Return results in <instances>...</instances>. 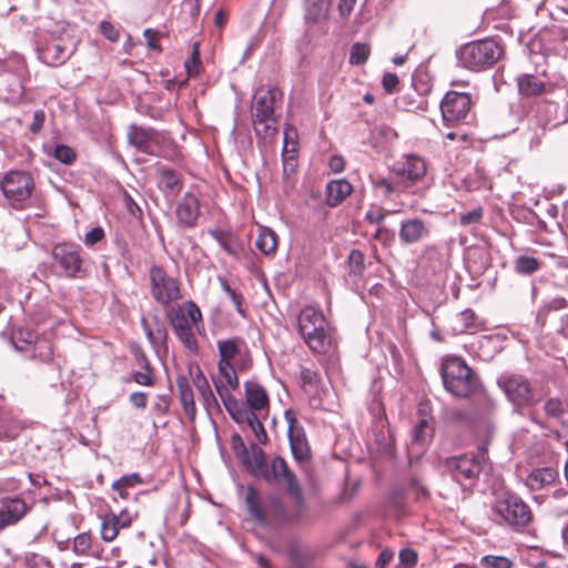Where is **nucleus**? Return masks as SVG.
Masks as SVG:
<instances>
[{"label": "nucleus", "mask_w": 568, "mask_h": 568, "mask_svg": "<svg viewBox=\"0 0 568 568\" xmlns=\"http://www.w3.org/2000/svg\"><path fill=\"white\" fill-rule=\"evenodd\" d=\"M261 478L286 486L291 504H283L273 494L262 501L258 493L252 486H248L245 503L251 518L260 526H265L272 521L293 523L300 520L303 516L304 498L296 476L290 470L285 459L281 456L274 457L271 466L267 465Z\"/></svg>", "instance_id": "obj_1"}, {"label": "nucleus", "mask_w": 568, "mask_h": 568, "mask_svg": "<svg viewBox=\"0 0 568 568\" xmlns=\"http://www.w3.org/2000/svg\"><path fill=\"white\" fill-rule=\"evenodd\" d=\"M283 101V93L276 87H261L256 90L252 103L254 131L265 143L272 142L277 134V119L274 114Z\"/></svg>", "instance_id": "obj_2"}, {"label": "nucleus", "mask_w": 568, "mask_h": 568, "mask_svg": "<svg viewBox=\"0 0 568 568\" xmlns=\"http://www.w3.org/2000/svg\"><path fill=\"white\" fill-rule=\"evenodd\" d=\"M440 375L445 389L455 397H468L479 388L476 373L459 357L447 358Z\"/></svg>", "instance_id": "obj_3"}, {"label": "nucleus", "mask_w": 568, "mask_h": 568, "mask_svg": "<svg viewBox=\"0 0 568 568\" xmlns=\"http://www.w3.org/2000/svg\"><path fill=\"white\" fill-rule=\"evenodd\" d=\"M298 332L308 348L324 354L331 346L327 322L323 313L312 306L304 307L297 317Z\"/></svg>", "instance_id": "obj_4"}, {"label": "nucleus", "mask_w": 568, "mask_h": 568, "mask_svg": "<svg viewBox=\"0 0 568 568\" xmlns=\"http://www.w3.org/2000/svg\"><path fill=\"white\" fill-rule=\"evenodd\" d=\"M491 509L494 520L500 525L524 527L531 520L528 505L510 491L497 493Z\"/></svg>", "instance_id": "obj_5"}, {"label": "nucleus", "mask_w": 568, "mask_h": 568, "mask_svg": "<svg viewBox=\"0 0 568 568\" xmlns=\"http://www.w3.org/2000/svg\"><path fill=\"white\" fill-rule=\"evenodd\" d=\"M500 57V49L494 40L485 39L465 44L458 51V60L469 70L493 65Z\"/></svg>", "instance_id": "obj_6"}, {"label": "nucleus", "mask_w": 568, "mask_h": 568, "mask_svg": "<svg viewBox=\"0 0 568 568\" xmlns=\"http://www.w3.org/2000/svg\"><path fill=\"white\" fill-rule=\"evenodd\" d=\"M498 385L508 400L517 408L530 407L539 402V396L530 382L523 375H503L498 378Z\"/></svg>", "instance_id": "obj_7"}, {"label": "nucleus", "mask_w": 568, "mask_h": 568, "mask_svg": "<svg viewBox=\"0 0 568 568\" xmlns=\"http://www.w3.org/2000/svg\"><path fill=\"white\" fill-rule=\"evenodd\" d=\"M51 255L61 275L69 278H82L85 275L79 245L70 242L58 243L52 247Z\"/></svg>", "instance_id": "obj_8"}, {"label": "nucleus", "mask_w": 568, "mask_h": 568, "mask_svg": "<svg viewBox=\"0 0 568 568\" xmlns=\"http://www.w3.org/2000/svg\"><path fill=\"white\" fill-rule=\"evenodd\" d=\"M0 189L9 203L17 207L31 196L34 181L30 173L12 170L0 181Z\"/></svg>", "instance_id": "obj_9"}, {"label": "nucleus", "mask_w": 568, "mask_h": 568, "mask_svg": "<svg viewBox=\"0 0 568 568\" xmlns=\"http://www.w3.org/2000/svg\"><path fill=\"white\" fill-rule=\"evenodd\" d=\"M150 281L151 295L158 303L168 306L182 298L178 280L170 276L162 267L152 266L150 268Z\"/></svg>", "instance_id": "obj_10"}, {"label": "nucleus", "mask_w": 568, "mask_h": 568, "mask_svg": "<svg viewBox=\"0 0 568 568\" xmlns=\"http://www.w3.org/2000/svg\"><path fill=\"white\" fill-rule=\"evenodd\" d=\"M471 109V98L468 93L449 91L440 102V111L444 122L454 125L464 122Z\"/></svg>", "instance_id": "obj_11"}, {"label": "nucleus", "mask_w": 568, "mask_h": 568, "mask_svg": "<svg viewBox=\"0 0 568 568\" xmlns=\"http://www.w3.org/2000/svg\"><path fill=\"white\" fill-rule=\"evenodd\" d=\"M485 449H480V457L474 455L452 456L445 459V467L457 481L471 480L478 477L483 469Z\"/></svg>", "instance_id": "obj_12"}, {"label": "nucleus", "mask_w": 568, "mask_h": 568, "mask_svg": "<svg viewBox=\"0 0 568 568\" xmlns=\"http://www.w3.org/2000/svg\"><path fill=\"white\" fill-rule=\"evenodd\" d=\"M217 349L221 364H233L239 371H246L252 366L250 351L241 338L217 341Z\"/></svg>", "instance_id": "obj_13"}, {"label": "nucleus", "mask_w": 568, "mask_h": 568, "mask_svg": "<svg viewBox=\"0 0 568 568\" xmlns=\"http://www.w3.org/2000/svg\"><path fill=\"white\" fill-rule=\"evenodd\" d=\"M284 417L288 424L287 435L292 455L298 462L308 460L311 458V447L304 428L298 424L293 410H286Z\"/></svg>", "instance_id": "obj_14"}, {"label": "nucleus", "mask_w": 568, "mask_h": 568, "mask_svg": "<svg viewBox=\"0 0 568 568\" xmlns=\"http://www.w3.org/2000/svg\"><path fill=\"white\" fill-rule=\"evenodd\" d=\"M168 317L173 331H179L195 326L202 320V314L194 302L187 301L176 308H172L168 313Z\"/></svg>", "instance_id": "obj_15"}, {"label": "nucleus", "mask_w": 568, "mask_h": 568, "mask_svg": "<svg viewBox=\"0 0 568 568\" xmlns=\"http://www.w3.org/2000/svg\"><path fill=\"white\" fill-rule=\"evenodd\" d=\"M425 174L426 163L417 155H407L402 168L396 172L399 183L403 184V190H408L414 184L422 181Z\"/></svg>", "instance_id": "obj_16"}, {"label": "nucleus", "mask_w": 568, "mask_h": 568, "mask_svg": "<svg viewBox=\"0 0 568 568\" xmlns=\"http://www.w3.org/2000/svg\"><path fill=\"white\" fill-rule=\"evenodd\" d=\"M156 183L168 200H174L183 187L181 174L166 165L156 166Z\"/></svg>", "instance_id": "obj_17"}, {"label": "nucleus", "mask_w": 568, "mask_h": 568, "mask_svg": "<svg viewBox=\"0 0 568 568\" xmlns=\"http://www.w3.org/2000/svg\"><path fill=\"white\" fill-rule=\"evenodd\" d=\"M245 404L257 414H267L270 408L268 394L264 386L256 381L244 383Z\"/></svg>", "instance_id": "obj_18"}, {"label": "nucleus", "mask_w": 568, "mask_h": 568, "mask_svg": "<svg viewBox=\"0 0 568 568\" xmlns=\"http://www.w3.org/2000/svg\"><path fill=\"white\" fill-rule=\"evenodd\" d=\"M219 373L214 378V386L221 399L231 397V392L235 390L239 385V377L236 374V366L233 364H221L219 363Z\"/></svg>", "instance_id": "obj_19"}, {"label": "nucleus", "mask_w": 568, "mask_h": 568, "mask_svg": "<svg viewBox=\"0 0 568 568\" xmlns=\"http://www.w3.org/2000/svg\"><path fill=\"white\" fill-rule=\"evenodd\" d=\"M28 505L21 498H4L0 505V529L17 524L29 511Z\"/></svg>", "instance_id": "obj_20"}, {"label": "nucleus", "mask_w": 568, "mask_h": 568, "mask_svg": "<svg viewBox=\"0 0 568 568\" xmlns=\"http://www.w3.org/2000/svg\"><path fill=\"white\" fill-rule=\"evenodd\" d=\"M128 140L131 145L146 154H154L153 144L158 142V133L135 124L130 125Z\"/></svg>", "instance_id": "obj_21"}, {"label": "nucleus", "mask_w": 568, "mask_h": 568, "mask_svg": "<svg viewBox=\"0 0 568 568\" xmlns=\"http://www.w3.org/2000/svg\"><path fill=\"white\" fill-rule=\"evenodd\" d=\"M200 214L199 199L193 193H185L179 202L175 215L180 224L184 226H193Z\"/></svg>", "instance_id": "obj_22"}, {"label": "nucleus", "mask_w": 568, "mask_h": 568, "mask_svg": "<svg viewBox=\"0 0 568 568\" xmlns=\"http://www.w3.org/2000/svg\"><path fill=\"white\" fill-rule=\"evenodd\" d=\"M332 0H303L304 19L307 24H321L328 19Z\"/></svg>", "instance_id": "obj_23"}, {"label": "nucleus", "mask_w": 568, "mask_h": 568, "mask_svg": "<svg viewBox=\"0 0 568 568\" xmlns=\"http://www.w3.org/2000/svg\"><path fill=\"white\" fill-rule=\"evenodd\" d=\"M141 325L149 342L154 347L165 343L168 332L163 321L160 318L158 314H151L149 315V317L143 316L141 318Z\"/></svg>", "instance_id": "obj_24"}, {"label": "nucleus", "mask_w": 568, "mask_h": 568, "mask_svg": "<svg viewBox=\"0 0 568 568\" xmlns=\"http://www.w3.org/2000/svg\"><path fill=\"white\" fill-rule=\"evenodd\" d=\"M353 192V185L345 179L333 180L325 187V202L335 207L343 203Z\"/></svg>", "instance_id": "obj_25"}, {"label": "nucleus", "mask_w": 568, "mask_h": 568, "mask_svg": "<svg viewBox=\"0 0 568 568\" xmlns=\"http://www.w3.org/2000/svg\"><path fill=\"white\" fill-rule=\"evenodd\" d=\"M209 234L219 243V245L231 256L241 258L244 246L241 240L230 232L222 230H210Z\"/></svg>", "instance_id": "obj_26"}, {"label": "nucleus", "mask_w": 568, "mask_h": 568, "mask_svg": "<svg viewBox=\"0 0 568 568\" xmlns=\"http://www.w3.org/2000/svg\"><path fill=\"white\" fill-rule=\"evenodd\" d=\"M558 477V470L552 467L532 469L527 478L526 485L530 490H540L552 484Z\"/></svg>", "instance_id": "obj_27"}, {"label": "nucleus", "mask_w": 568, "mask_h": 568, "mask_svg": "<svg viewBox=\"0 0 568 568\" xmlns=\"http://www.w3.org/2000/svg\"><path fill=\"white\" fill-rule=\"evenodd\" d=\"M134 356L141 369L132 374V379L142 386H153L155 384V376L146 355L141 348H136Z\"/></svg>", "instance_id": "obj_28"}, {"label": "nucleus", "mask_w": 568, "mask_h": 568, "mask_svg": "<svg viewBox=\"0 0 568 568\" xmlns=\"http://www.w3.org/2000/svg\"><path fill=\"white\" fill-rule=\"evenodd\" d=\"M225 409L231 418L237 424H248L251 419L257 414L253 412L244 402L234 398L233 396L222 399Z\"/></svg>", "instance_id": "obj_29"}, {"label": "nucleus", "mask_w": 568, "mask_h": 568, "mask_svg": "<svg viewBox=\"0 0 568 568\" xmlns=\"http://www.w3.org/2000/svg\"><path fill=\"white\" fill-rule=\"evenodd\" d=\"M519 93L524 97H538L548 92L550 84L532 74H523L517 79Z\"/></svg>", "instance_id": "obj_30"}, {"label": "nucleus", "mask_w": 568, "mask_h": 568, "mask_svg": "<svg viewBox=\"0 0 568 568\" xmlns=\"http://www.w3.org/2000/svg\"><path fill=\"white\" fill-rule=\"evenodd\" d=\"M176 387L184 413L190 419H194L196 415V407L189 379L185 376H179L176 378Z\"/></svg>", "instance_id": "obj_31"}, {"label": "nucleus", "mask_w": 568, "mask_h": 568, "mask_svg": "<svg viewBox=\"0 0 568 568\" xmlns=\"http://www.w3.org/2000/svg\"><path fill=\"white\" fill-rule=\"evenodd\" d=\"M425 232V224L420 219L407 220L400 225L399 239L405 244H412L418 242Z\"/></svg>", "instance_id": "obj_32"}, {"label": "nucleus", "mask_w": 568, "mask_h": 568, "mask_svg": "<svg viewBox=\"0 0 568 568\" xmlns=\"http://www.w3.org/2000/svg\"><path fill=\"white\" fill-rule=\"evenodd\" d=\"M243 463L250 466L254 476L261 477L267 464L265 462V453L257 444H251L247 455H243Z\"/></svg>", "instance_id": "obj_33"}, {"label": "nucleus", "mask_w": 568, "mask_h": 568, "mask_svg": "<svg viewBox=\"0 0 568 568\" xmlns=\"http://www.w3.org/2000/svg\"><path fill=\"white\" fill-rule=\"evenodd\" d=\"M193 384L195 385L200 396L203 400V404L206 409H211L212 407H217V400L211 389V386L203 375V373L197 368L195 375L193 376Z\"/></svg>", "instance_id": "obj_34"}, {"label": "nucleus", "mask_w": 568, "mask_h": 568, "mask_svg": "<svg viewBox=\"0 0 568 568\" xmlns=\"http://www.w3.org/2000/svg\"><path fill=\"white\" fill-rule=\"evenodd\" d=\"M255 245L265 255L275 252L277 246V236L275 232L268 227L261 226Z\"/></svg>", "instance_id": "obj_35"}, {"label": "nucleus", "mask_w": 568, "mask_h": 568, "mask_svg": "<svg viewBox=\"0 0 568 568\" xmlns=\"http://www.w3.org/2000/svg\"><path fill=\"white\" fill-rule=\"evenodd\" d=\"M433 437V427L429 425V420L426 417L419 419L413 430V446H419L424 448Z\"/></svg>", "instance_id": "obj_36"}, {"label": "nucleus", "mask_w": 568, "mask_h": 568, "mask_svg": "<svg viewBox=\"0 0 568 568\" xmlns=\"http://www.w3.org/2000/svg\"><path fill=\"white\" fill-rule=\"evenodd\" d=\"M71 51H67L65 47L59 43H52L47 47L44 55L47 59H51V63L59 65L64 63L71 55Z\"/></svg>", "instance_id": "obj_37"}, {"label": "nucleus", "mask_w": 568, "mask_h": 568, "mask_svg": "<svg viewBox=\"0 0 568 568\" xmlns=\"http://www.w3.org/2000/svg\"><path fill=\"white\" fill-rule=\"evenodd\" d=\"M119 535V523L115 520V515L111 514L105 516L101 523V537L105 541H112Z\"/></svg>", "instance_id": "obj_38"}, {"label": "nucleus", "mask_w": 568, "mask_h": 568, "mask_svg": "<svg viewBox=\"0 0 568 568\" xmlns=\"http://www.w3.org/2000/svg\"><path fill=\"white\" fill-rule=\"evenodd\" d=\"M540 268V262L531 256L521 255L515 262V270L519 274L529 275Z\"/></svg>", "instance_id": "obj_39"}, {"label": "nucleus", "mask_w": 568, "mask_h": 568, "mask_svg": "<svg viewBox=\"0 0 568 568\" xmlns=\"http://www.w3.org/2000/svg\"><path fill=\"white\" fill-rule=\"evenodd\" d=\"M371 53V48L366 43H355L351 49L349 62L354 65L364 64Z\"/></svg>", "instance_id": "obj_40"}, {"label": "nucleus", "mask_w": 568, "mask_h": 568, "mask_svg": "<svg viewBox=\"0 0 568 568\" xmlns=\"http://www.w3.org/2000/svg\"><path fill=\"white\" fill-rule=\"evenodd\" d=\"M184 67L189 77H196L200 74L201 60H200V44L193 43L192 54L185 60Z\"/></svg>", "instance_id": "obj_41"}, {"label": "nucleus", "mask_w": 568, "mask_h": 568, "mask_svg": "<svg viewBox=\"0 0 568 568\" xmlns=\"http://www.w3.org/2000/svg\"><path fill=\"white\" fill-rule=\"evenodd\" d=\"M36 335L30 331H18L12 334L11 341L18 351H27L34 342Z\"/></svg>", "instance_id": "obj_42"}, {"label": "nucleus", "mask_w": 568, "mask_h": 568, "mask_svg": "<svg viewBox=\"0 0 568 568\" xmlns=\"http://www.w3.org/2000/svg\"><path fill=\"white\" fill-rule=\"evenodd\" d=\"M53 156L59 162L69 165L75 161L77 154L71 146L59 144L54 148Z\"/></svg>", "instance_id": "obj_43"}, {"label": "nucleus", "mask_w": 568, "mask_h": 568, "mask_svg": "<svg viewBox=\"0 0 568 568\" xmlns=\"http://www.w3.org/2000/svg\"><path fill=\"white\" fill-rule=\"evenodd\" d=\"M296 131L293 128L287 126L284 131V142H283V156H288V159H293V155H290L291 153H294L296 151Z\"/></svg>", "instance_id": "obj_44"}, {"label": "nucleus", "mask_w": 568, "mask_h": 568, "mask_svg": "<svg viewBox=\"0 0 568 568\" xmlns=\"http://www.w3.org/2000/svg\"><path fill=\"white\" fill-rule=\"evenodd\" d=\"M91 544L92 538L91 535L83 532L79 534L73 541V550L79 555H89L91 554Z\"/></svg>", "instance_id": "obj_45"}, {"label": "nucleus", "mask_w": 568, "mask_h": 568, "mask_svg": "<svg viewBox=\"0 0 568 568\" xmlns=\"http://www.w3.org/2000/svg\"><path fill=\"white\" fill-rule=\"evenodd\" d=\"M263 414H256L248 424H246L253 434L255 435L257 442L260 444H265L267 442V434L265 428L261 422V417Z\"/></svg>", "instance_id": "obj_46"}, {"label": "nucleus", "mask_w": 568, "mask_h": 568, "mask_svg": "<svg viewBox=\"0 0 568 568\" xmlns=\"http://www.w3.org/2000/svg\"><path fill=\"white\" fill-rule=\"evenodd\" d=\"M480 564L487 568H511V561L504 556H484Z\"/></svg>", "instance_id": "obj_47"}, {"label": "nucleus", "mask_w": 568, "mask_h": 568, "mask_svg": "<svg viewBox=\"0 0 568 568\" xmlns=\"http://www.w3.org/2000/svg\"><path fill=\"white\" fill-rule=\"evenodd\" d=\"M544 410L547 416L559 419L564 415L562 403L558 398H549L544 405Z\"/></svg>", "instance_id": "obj_48"}, {"label": "nucleus", "mask_w": 568, "mask_h": 568, "mask_svg": "<svg viewBox=\"0 0 568 568\" xmlns=\"http://www.w3.org/2000/svg\"><path fill=\"white\" fill-rule=\"evenodd\" d=\"M349 270L355 275H361L364 271V256L361 251L353 250L348 255Z\"/></svg>", "instance_id": "obj_49"}, {"label": "nucleus", "mask_w": 568, "mask_h": 568, "mask_svg": "<svg viewBox=\"0 0 568 568\" xmlns=\"http://www.w3.org/2000/svg\"><path fill=\"white\" fill-rule=\"evenodd\" d=\"M409 491L414 494L416 501L422 503L429 498L428 489L417 478L410 480Z\"/></svg>", "instance_id": "obj_50"}, {"label": "nucleus", "mask_w": 568, "mask_h": 568, "mask_svg": "<svg viewBox=\"0 0 568 568\" xmlns=\"http://www.w3.org/2000/svg\"><path fill=\"white\" fill-rule=\"evenodd\" d=\"M24 561L28 568H52L51 562L38 554H27Z\"/></svg>", "instance_id": "obj_51"}, {"label": "nucleus", "mask_w": 568, "mask_h": 568, "mask_svg": "<svg viewBox=\"0 0 568 568\" xmlns=\"http://www.w3.org/2000/svg\"><path fill=\"white\" fill-rule=\"evenodd\" d=\"M376 189L381 190L384 195H390L392 193L398 192L403 190V184L399 183V179L397 178L396 183L387 180L381 179L375 183Z\"/></svg>", "instance_id": "obj_52"}, {"label": "nucleus", "mask_w": 568, "mask_h": 568, "mask_svg": "<svg viewBox=\"0 0 568 568\" xmlns=\"http://www.w3.org/2000/svg\"><path fill=\"white\" fill-rule=\"evenodd\" d=\"M142 483L143 480L140 477V475L138 473H132L130 475L122 476L120 479L115 480L112 484V488L133 487Z\"/></svg>", "instance_id": "obj_53"}, {"label": "nucleus", "mask_w": 568, "mask_h": 568, "mask_svg": "<svg viewBox=\"0 0 568 568\" xmlns=\"http://www.w3.org/2000/svg\"><path fill=\"white\" fill-rule=\"evenodd\" d=\"M193 327H187L179 331H174L179 339L183 343L185 347L189 349H193L196 346L195 337L192 332Z\"/></svg>", "instance_id": "obj_54"}, {"label": "nucleus", "mask_w": 568, "mask_h": 568, "mask_svg": "<svg viewBox=\"0 0 568 568\" xmlns=\"http://www.w3.org/2000/svg\"><path fill=\"white\" fill-rule=\"evenodd\" d=\"M104 236V231L102 227L97 226L90 230L84 236V243L88 246H93L98 242H100Z\"/></svg>", "instance_id": "obj_55"}, {"label": "nucleus", "mask_w": 568, "mask_h": 568, "mask_svg": "<svg viewBox=\"0 0 568 568\" xmlns=\"http://www.w3.org/2000/svg\"><path fill=\"white\" fill-rule=\"evenodd\" d=\"M399 561L403 565L413 567L417 562V552L412 548H404L399 551Z\"/></svg>", "instance_id": "obj_56"}, {"label": "nucleus", "mask_w": 568, "mask_h": 568, "mask_svg": "<svg viewBox=\"0 0 568 568\" xmlns=\"http://www.w3.org/2000/svg\"><path fill=\"white\" fill-rule=\"evenodd\" d=\"M101 33L110 41H118L119 31L114 28V26L109 21H102L100 23Z\"/></svg>", "instance_id": "obj_57"}, {"label": "nucleus", "mask_w": 568, "mask_h": 568, "mask_svg": "<svg viewBox=\"0 0 568 568\" xmlns=\"http://www.w3.org/2000/svg\"><path fill=\"white\" fill-rule=\"evenodd\" d=\"M399 83L398 77L395 73L387 72L383 75L382 84L386 92L392 93L396 90Z\"/></svg>", "instance_id": "obj_58"}, {"label": "nucleus", "mask_w": 568, "mask_h": 568, "mask_svg": "<svg viewBox=\"0 0 568 568\" xmlns=\"http://www.w3.org/2000/svg\"><path fill=\"white\" fill-rule=\"evenodd\" d=\"M45 121V113L43 110H36L33 113V121L30 124V131L32 133H39Z\"/></svg>", "instance_id": "obj_59"}, {"label": "nucleus", "mask_w": 568, "mask_h": 568, "mask_svg": "<svg viewBox=\"0 0 568 568\" xmlns=\"http://www.w3.org/2000/svg\"><path fill=\"white\" fill-rule=\"evenodd\" d=\"M130 403L138 408H145L148 404L146 394L143 392H134L130 395Z\"/></svg>", "instance_id": "obj_60"}, {"label": "nucleus", "mask_w": 568, "mask_h": 568, "mask_svg": "<svg viewBox=\"0 0 568 568\" xmlns=\"http://www.w3.org/2000/svg\"><path fill=\"white\" fill-rule=\"evenodd\" d=\"M329 169L334 173H341L345 168L344 159L339 155H332L328 162Z\"/></svg>", "instance_id": "obj_61"}, {"label": "nucleus", "mask_w": 568, "mask_h": 568, "mask_svg": "<svg viewBox=\"0 0 568 568\" xmlns=\"http://www.w3.org/2000/svg\"><path fill=\"white\" fill-rule=\"evenodd\" d=\"M232 445L237 455H241L242 457L243 455H247V448L240 435H234L232 437Z\"/></svg>", "instance_id": "obj_62"}, {"label": "nucleus", "mask_w": 568, "mask_h": 568, "mask_svg": "<svg viewBox=\"0 0 568 568\" xmlns=\"http://www.w3.org/2000/svg\"><path fill=\"white\" fill-rule=\"evenodd\" d=\"M481 219V211H471L460 217L463 225H468L474 222H478Z\"/></svg>", "instance_id": "obj_63"}, {"label": "nucleus", "mask_w": 568, "mask_h": 568, "mask_svg": "<svg viewBox=\"0 0 568 568\" xmlns=\"http://www.w3.org/2000/svg\"><path fill=\"white\" fill-rule=\"evenodd\" d=\"M393 558V554L390 551H382L376 560V568H386Z\"/></svg>", "instance_id": "obj_64"}]
</instances>
